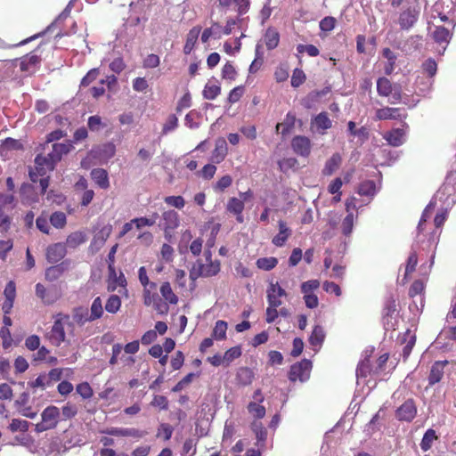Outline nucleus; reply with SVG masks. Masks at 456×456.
Listing matches in <instances>:
<instances>
[{"label":"nucleus","instance_id":"nucleus-1","mask_svg":"<svg viewBox=\"0 0 456 456\" xmlns=\"http://www.w3.org/2000/svg\"><path fill=\"white\" fill-rule=\"evenodd\" d=\"M65 326L74 329V323L69 314H58L51 330L45 334V338L52 346H60L66 341Z\"/></svg>","mask_w":456,"mask_h":456},{"label":"nucleus","instance_id":"nucleus-2","mask_svg":"<svg viewBox=\"0 0 456 456\" xmlns=\"http://www.w3.org/2000/svg\"><path fill=\"white\" fill-rule=\"evenodd\" d=\"M220 270L221 263L217 259L206 262L205 264L200 260H198L190 270V278L192 281H195L200 277H213L217 275L220 273Z\"/></svg>","mask_w":456,"mask_h":456},{"label":"nucleus","instance_id":"nucleus-3","mask_svg":"<svg viewBox=\"0 0 456 456\" xmlns=\"http://www.w3.org/2000/svg\"><path fill=\"white\" fill-rule=\"evenodd\" d=\"M35 293L45 305H52L62 297L61 289L57 285L45 287L42 283H37L35 286Z\"/></svg>","mask_w":456,"mask_h":456},{"label":"nucleus","instance_id":"nucleus-4","mask_svg":"<svg viewBox=\"0 0 456 456\" xmlns=\"http://www.w3.org/2000/svg\"><path fill=\"white\" fill-rule=\"evenodd\" d=\"M57 163L51 152L46 156L42 154L37 155L35 159L36 171L29 172L31 181L36 183L38 176H45L48 171L53 170Z\"/></svg>","mask_w":456,"mask_h":456},{"label":"nucleus","instance_id":"nucleus-5","mask_svg":"<svg viewBox=\"0 0 456 456\" xmlns=\"http://www.w3.org/2000/svg\"><path fill=\"white\" fill-rule=\"evenodd\" d=\"M42 421L36 425L38 433L53 429L57 427L60 418V410L54 405L47 406L41 414Z\"/></svg>","mask_w":456,"mask_h":456},{"label":"nucleus","instance_id":"nucleus-6","mask_svg":"<svg viewBox=\"0 0 456 456\" xmlns=\"http://www.w3.org/2000/svg\"><path fill=\"white\" fill-rule=\"evenodd\" d=\"M180 225L178 213L174 209H168L162 212L159 227L163 230L164 236L167 240L173 236V232Z\"/></svg>","mask_w":456,"mask_h":456},{"label":"nucleus","instance_id":"nucleus-7","mask_svg":"<svg viewBox=\"0 0 456 456\" xmlns=\"http://www.w3.org/2000/svg\"><path fill=\"white\" fill-rule=\"evenodd\" d=\"M312 370V362L307 359H303L291 365L289 371V379L292 382L300 381L305 382L310 377Z\"/></svg>","mask_w":456,"mask_h":456},{"label":"nucleus","instance_id":"nucleus-8","mask_svg":"<svg viewBox=\"0 0 456 456\" xmlns=\"http://www.w3.org/2000/svg\"><path fill=\"white\" fill-rule=\"evenodd\" d=\"M142 300L144 305L152 307L159 314H167L168 313L169 306L167 305V303L163 302L157 290L142 291Z\"/></svg>","mask_w":456,"mask_h":456},{"label":"nucleus","instance_id":"nucleus-9","mask_svg":"<svg viewBox=\"0 0 456 456\" xmlns=\"http://www.w3.org/2000/svg\"><path fill=\"white\" fill-rule=\"evenodd\" d=\"M420 9L418 5L408 6L403 10L398 17V24L403 30H409L418 21L419 17Z\"/></svg>","mask_w":456,"mask_h":456},{"label":"nucleus","instance_id":"nucleus-10","mask_svg":"<svg viewBox=\"0 0 456 456\" xmlns=\"http://www.w3.org/2000/svg\"><path fill=\"white\" fill-rule=\"evenodd\" d=\"M37 51L38 49H36L20 59V69L22 72L31 75L38 69L42 59Z\"/></svg>","mask_w":456,"mask_h":456},{"label":"nucleus","instance_id":"nucleus-11","mask_svg":"<svg viewBox=\"0 0 456 456\" xmlns=\"http://www.w3.org/2000/svg\"><path fill=\"white\" fill-rule=\"evenodd\" d=\"M407 113L401 108L384 107L378 109L375 112L376 120H403Z\"/></svg>","mask_w":456,"mask_h":456},{"label":"nucleus","instance_id":"nucleus-12","mask_svg":"<svg viewBox=\"0 0 456 456\" xmlns=\"http://www.w3.org/2000/svg\"><path fill=\"white\" fill-rule=\"evenodd\" d=\"M417 415V406L412 398L407 399L395 411V417L400 421L411 422Z\"/></svg>","mask_w":456,"mask_h":456},{"label":"nucleus","instance_id":"nucleus-13","mask_svg":"<svg viewBox=\"0 0 456 456\" xmlns=\"http://www.w3.org/2000/svg\"><path fill=\"white\" fill-rule=\"evenodd\" d=\"M102 433L121 437H133L135 439L143 438L148 433L144 430H140L134 428H110L102 430Z\"/></svg>","mask_w":456,"mask_h":456},{"label":"nucleus","instance_id":"nucleus-14","mask_svg":"<svg viewBox=\"0 0 456 456\" xmlns=\"http://www.w3.org/2000/svg\"><path fill=\"white\" fill-rule=\"evenodd\" d=\"M288 293L281 288L278 281H270L266 289V298L268 304L281 305V297H286Z\"/></svg>","mask_w":456,"mask_h":456},{"label":"nucleus","instance_id":"nucleus-15","mask_svg":"<svg viewBox=\"0 0 456 456\" xmlns=\"http://www.w3.org/2000/svg\"><path fill=\"white\" fill-rule=\"evenodd\" d=\"M293 151L302 157H308L311 153V141L308 137L297 135L291 141Z\"/></svg>","mask_w":456,"mask_h":456},{"label":"nucleus","instance_id":"nucleus-16","mask_svg":"<svg viewBox=\"0 0 456 456\" xmlns=\"http://www.w3.org/2000/svg\"><path fill=\"white\" fill-rule=\"evenodd\" d=\"M67 254L66 245L61 242L51 244L46 248V259L49 263L55 264L61 261Z\"/></svg>","mask_w":456,"mask_h":456},{"label":"nucleus","instance_id":"nucleus-17","mask_svg":"<svg viewBox=\"0 0 456 456\" xmlns=\"http://www.w3.org/2000/svg\"><path fill=\"white\" fill-rule=\"evenodd\" d=\"M449 363L447 360L436 361L431 366L430 372L428 378V385L430 387L439 383L444 374V368Z\"/></svg>","mask_w":456,"mask_h":456},{"label":"nucleus","instance_id":"nucleus-18","mask_svg":"<svg viewBox=\"0 0 456 456\" xmlns=\"http://www.w3.org/2000/svg\"><path fill=\"white\" fill-rule=\"evenodd\" d=\"M228 153L226 141L224 138H218L216 141L215 149L211 154V161L219 164L224 160Z\"/></svg>","mask_w":456,"mask_h":456},{"label":"nucleus","instance_id":"nucleus-19","mask_svg":"<svg viewBox=\"0 0 456 456\" xmlns=\"http://www.w3.org/2000/svg\"><path fill=\"white\" fill-rule=\"evenodd\" d=\"M278 226L279 232L273 238L272 242L276 247H282L290 237L292 232L282 220L278 222Z\"/></svg>","mask_w":456,"mask_h":456},{"label":"nucleus","instance_id":"nucleus-20","mask_svg":"<svg viewBox=\"0 0 456 456\" xmlns=\"http://www.w3.org/2000/svg\"><path fill=\"white\" fill-rule=\"evenodd\" d=\"M263 38L267 50L272 51L279 45L280 33L274 27H268Z\"/></svg>","mask_w":456,"mask_h":456},{"label":"nucleus","instance_id":"nucleus-21","mask_svg":"<svg viewBox=\"0 0 456 456\" xmlns=\"http://www.w3.org/2000/svg\"><path fill=\"white\" fill-rule=\"evenodd\" d=\"M244 208H245L244 202L241 200L235 198V197L229 199L227 205H226V210L229 213L235 215L236 220L239 223L243 222L242 212L244 210Z\"/></svg>","mask_w":456,"mask_h":456},{"label":"nucleus","instance_id":"nucleus-22","mask_svg":"<svg viewBox=\"0 0 456 456\" xmlns=\"http://www.w3.org/2000/svg\"><path fill=\"white\" fill-rule=\"evenodd\" d=\"M69 261L61 262L59 265H55L48 267L45 270V278L48 281H54L58 280L69 267Z\"/></svg>","mask_w":456,"mask_h":456},{"label":"nucleus","instance_id":"nucleus-23","mask_svg":"<svg viewBox=\"0 0 456 456\" xmlns=\"http://www.w3.org/2000/svg\"><path fill=\"white\" fill-rule=\"evenodd\" d=\"M91 178L101 189L107 190L110 187L108 172L103 168H94L91 171Z\"/></svg>","mask_w":456,"mask_h":456},{"label":"nucleus","instance_id":"nucleus-24","mask_svg":"<svg viewBox=\"0 0 456 456\" xmlns=\"http://www.w3.org/2000/svg\"><path fill=\"white\" fill-rule=\"evenodd\" d=\"M250 428L256 436V445L258 447H264L267 439L266 428L263 426L262 422L258 420H253Z\"/></svg>","mask_w":456,"mask_h":456},{"label":"nucleus","instance_id":"nucleus-25","mask_svg":"<svg viewBox=\"0 0 456 456\" xmlns=\"http://www.w3.org/2000/svg\"><path fill=\"white\" fill-rule=\"evenodd\" d=\"M159 291L163 302L167 303V306L168 305H176L178 303V297L174 293L170 282H162L159 288Z\"/></svg>","mask_w":456,"mask_h":456},{"label":"nucleus","instance_id":"nucleus-26","mask_svg":"<svg viewBox=\"0 0 456 456\" xmlns=\"http://www.w3.org/2000/svg\"><path fill=\"white\" fill-rule=\"evenodd\" d=\"M201 31L200 26H195L192 28H191L186 36V41L183 46V53L184 54H190L191 51L193 50L197 40L199 38V36Z\"/></svg>","mask_w":456,"mask_h":456},{"label":"nucleus","instance_id":"nucleus-27","mask_svg":"<svg viewBox=\"0 0 456 456\" xmlns=\"http://www.w3.org/2000/svg\"><path fill=\"white\" fill-rule=\"evenodd\" d=\"M404 136L405 132L403 129L395 128L387 133L384 138L391 146L398 147L403 143Z\"/></svg>","mask_w":456,"mask_h":456},{"label":"nucleus","instance_id":"nucleus-28","mask_svg":"<svg viewBox=\"0 0 456 456\" xmlns=\"http://www.w3.org/2000/svg\"><path fill=\"white\" fill-rule=\"evenodd\" d=\"M342 162V158L340 154L334 153L325 163V166L322 169V175L326 176L331 175L335 171H337Z\"/></svg>","mask_w":456,"mask_h":456},{"label":"nucleus","instance_id":"nucleus-29","mask_svg":"<svg viewBox=\"0 0 456 456\" xmlns=\"http://www.w3.org/2000/svg\"><path fill=\"white\" fill-rule=\"evenodd\" d=\"M295 123L296 116L291 112H289L286 115L283 122L278 123L276 125V132L281 133L282 135H287L291 132V130L295 126Z\"/></svg>","mask_w":456,"mask_h":456},{"label":"nucleus","instance_id":"nucleus-30","mask_svg":"<svg viewBox=\"0 0 456 456\" xmlns=\"http://www.w3.org/2000/svg\"><path fill=\"white\" fill-rule=\"evenodd\" d=\"M314 125L321 134H325L326 130L331 127L332 122L327 112L319 113L314 119Z\"/></svg>","mask_w":456,"mask_h":456},{"label":"nucleus","instance_id":"nucleus-31","mask_svg":"<svg viewBox=\"0 0 456 456\" xmlns=\"http://www.w3.org/2000/svg\"><path fill=\"white\" fill-rule=\"evenodd\" d=\"M72 317L74 322L80 326H83L86 322H94L91 319L88 309L82 306L73 309Z\"/></svg>","mask_w":456,"mask_h":456},{"label":"nucleus","instance_id":"nucleus-32","mask_svg":"<svg viewBox=\"0 0 456 456\" xmlns=\"http://www.w3.org/2000/svg\"><path fill=\"white\" fill-rule=\"evenodd\" d=\"M86 241V235L84 232L77 231L71 232L66 239V247L76 248Z\"/></svg>","mask_w":456,"mask_h":456},{"label":"nucleus","instance_id":"nucleus-33","mask_svg":"<svg viewBox=\"0 0 456 456\" xmlns=\"http://www.w3.org/2000/svg\"><path fill=\"white\" fill-rule=\"evenodd\" d=\"M452 34L451 31L443 27V26H437L436 27L434 32H433V39L437 44H448L452 38Z\"/></svg>","mask_w":456,"mask_h":456},{"label":"nucleus","instance_id":"nucleus-34","mask_svg":"<svg viewBox=\"0 0 456 456\" xmlns=\"http://www.w3.org/2000/svg\"><path fill=\"white\" fill-rule=\"evenodd\" d=\"M373 370L374 367L371 365L370 357H365L356 368V376L357 378H366L369 375H375Z\"/></svg>","mask_w":456,"mask_h":456},{"label":"nucleus","instance_id":"nucleus-35","mask_svg":"<svg viewBox=\"0 0 456 456\" xmlns=\"http://www.w3.org/2000/svg\"><path fill=\"white\" fill-rule=\"evenodd\" d=\"M377 92L379 96L387 97L393 92V84L385 77H379L377 80Z\"/></svg>","mask_w":456,"mask_h":456},{"label":"nucleus","instance_id":"nucleus-36","mask_svg":"<svg viewBox=\"0 0 456 456\" xmlns=\"http://www.w3.org/2000/svg\"><path fill=\"white\" fill-rule=\"evenodd\" d=\"M325 332L321 325H315L309 338V343L313 346H321L325 339Z\"/></svg>","mask_w":456,"mask_h":456},{"label":"nucleus","instance_id":"nucleus-37","mask_svg":"<svg viewBox=\"0 0 456 456\" xmlns=\"http://www.w3.org/2000/svg\"><path fill=\"white\" fill-rule=\"evenodd\" d=\"M248 413L255 419V420H258L263 419L265 416V407L261 403H257L256 402H250L247 406Z\"/></svg>","mask_w":456,"mask_h":456},{"label":"nucleus","instance_id":"nucleus-38","mask_svg":"<svg viewBox=\"0 0 456 456\" xmlns=\"http://www.w3.org/2000/svg\"><path fill=\"white\" fill-rule=\"evenodd\" d=\"M200 119L201 114L196 110H191L186 114L184 118V124L189 128L195 129L200 126Z\"/></svg>","mask_w":456,"mask_h":456},{"label":"nucleus","instance_id":"nucleus-39","mask_svg":"<svg viewBox=\"0 0 456 456\" xmlns=\"http://www.w3.org/2000/svg\"><path fill=\"white\" fill-rule=\"evenodd\" d=\"M421 70L428 78H433L437 72V63L433 58H428L421 64Z\"/></svg>","mask_w":456,"mask_h":456},{"label":"nucleus","instance_id":"nucleus-40","mask_svg":"<svg viewBox=\"0 0 456 456\" xmlns=\"http://www.w3.org/2000/svg\"><path fill=\"white\" fill-rule=\"evenodd\" d=\"M278 265V259L274 256L260 257L256 260V265L258 269L271 271Z\"/></svg>","mask_w":456,"mask_h":456},{"label":"nucleus","instance_id":"nucleus-41","mask_svg":"<svg viewBox=\"0 0 456 456\" xmlns=\"http://www.w3.org/2000/svg\"><path fill=\"white\" fill-rule=\"evenodd\" d=\"M438 437L436 434V431L432 428L428 429L420 442V448L422 451L427 452L428 451L433 444V442L436 440Z\"/></svg>","mask_w":456,"mask_h":456},{"label":"nucleus","instance_id":"nucleus-42","mask_svg":"<svg viewBox=\"0 0 456 456\" xmlns=\"http://www.w3.org/2000/svg\"><path fill=\"white\" fill-rule=\"evenodd\" d=\"M71 147L72 146L69 143H53L51 154L55 159V160L59 162L61 159L63 154L69 152Z\"/></svg>","mask_w":456,"mask_h":456},{"label":"nucleus","instance_id":"nucleus-43","mask_svg":"<svg viewBox=\"0 0 456 456\" xmlns=\"http://www.w3.org/2000/svg\"><path fill=\"white\" fill-rule=\"evenodd\" d=\"M159 217L158 213H153L151 217L142 216L132 219L134 223L136 229L140 230L145 226H153L156 224V220Z\"/></svg>","mask_w":456,"mask_h":456},{"label":"nucleus","instance_id":"nucleus-44","mask_svg":"<svg viewBox=\"0 0 456 456\" xmlns=\"http://www.w3.org/2000/svg\"><path fill=\"white\" fill-rule=\"evenodd\" d=\"M227 322L224 321H217L212 331V338L216 340L226 338Z\"/></svg>","mask_w":456,"mask_h":456},{"label":"nucleus","instance_id":"nucleus-45","mask_svg":"<svg viewBox=\"0 0 456 456\" xmlns=\"http://www.w3.org/2000/svg\"><path fill=\"white\" fill-rule=\"evenodd\" d=\"M357 192L362 196H373L376 192L375 182L366 180L359 184Z\"/></svg>","mask_w":456,"mask_h":456},{"label":"nucleus","instance_id":"nucleus-46","mask_svg":"<svg viewBox=\"0 0 456 456\" xmlns=\"http://www.w3.org/2000/svg\"><path fill=\"white\" fill-rule=\"evenodd\" d=\"M254 374L249 368H240L237 373V380L242 386L251 384Z\"/></svg>","mask_w":456,"mask_h":456},{"label":"nucleus","instance_id":"nucleus-47","mask_svg":"<svg viewBox=\"0 0 456 456\" xmlns=\"http://www.w3.org/2000/svg\"><path fill=\"white\" fill-rule=\"evenodd\" d=\"M49 220L51 224L57 229H62L67 224L66 215L61 211L53 212Z\"/></svg>","mask_w":456,"mask_h":456},{"label":"nucleus","instance_id":"nucleus-48","mask_svg":"<svg viewBox=\"0 0 456 456\" xmlns=\"http://www.w3.org/2000/svg\"><path fill=\"white\" fill-rule=\"evenodd\" d=\"M89 314L93 321L100 319L103 314V308L101 297H97L94 299Z\"/></svg>","mask_w":456,"mask_h":456},{"label":"nucleus","instance_id":"nucleus-49","mask_svg":"<svg viewBox=\"0 0 456 456\" xmlns=\"http://www.w3.org/2000/svg\"><path fill=\"white\" fill-rule=\"evenodd\" d=\"M221 93V87L215 84H207L203 90V97L207 100L216 99Z\"/></svg>","mask_w":456,"mask_h":456},{"label":"nucleus","instance_id":"nucleus-50","mask_svg":"<svg viewBox=\"0 0 456 456\" xmlns=\"http://www.w3.org/2000/svg\"><path fill=\"white\" fill-rule=\"evenodd\" d=\"M112 232V225L106 224L102 227L97 233L94 235V240L95 242H99L101 245H103L108 238L110 236Z\"/></svg>","mask_w":456,"mask_h":456},{"label":"nucleus","instance_id":"nucleus-51","mask_svg":"<svg viewBox=\"0 0 456 456\" xmlns=\"http://www.w3.org/2000/svg\"><path fill=\"white\" fill-rule=\"evenodd\" d=\"M121 306V299L117 295H111L106 304H105V309L108 313L110 314H116Z\"/></svg>","mask_w":456,"mask_h":456},{"label":"nucleus","instance_id":"nucleus-52","mask_svg":"<svg viewBox=\"0 0 456 456\" xmlns=\"http://www.w3.org/2000/svg\"><path fill=\"white\" fill-rule=\"evenodd\" d=\"M29 428V423L27 420L20 419H12L10 425L9 429L11 432L15 433L18 431L27 432Z\"/></svg>","mask_w":456,"mask_h":456},{"label":"nucleus","instance_id":"nucleus-53","mask_svg":"<svg viewBox=\"0 0 456 456\" xmlns=\"http://www.w3.org/2000/svg\"><path fill=\"white\" fill-rule=\"evenodd\" d=\"M241 354V347L240 346H236L226 350L224 354L225 365L228 366L233 360L239 358Z\"/></svg>","mask_w":456,"mask_h":456},{"label":"nucleus","instance_id":"nucleus-54","mask_svg":"<svg viewBox=\"0 0 456 456\" xmlns=\"http://www.w3.org/2000/svg\"><path fill=\"white\" fill-rule=\"evenodd\" d=\"M76 391L83 399H90L94 395L93 388L88 382L77 385Z\"/></svg>","mask_w":456,"mask_h":456},{"label":"nucleus","instance_id":"nucleus-55","mask_svg":"<svg viewBox=\"0 0 456 456\" xmlns=\"http://www.w3.org/2000/svg\"><path fill=\"white\" fill-rule=\"evenodd\" d=\"M280 170L283 173L288 172L290 169L295 168L298 165V161L296 158H285L278 162Z\"/></svg>","mask_w":456,"mask_h":456},{"label":"nucleus","instance_id":"nucleus-56","mask_svg":"<svg viewBox=\"0 0 456 456\" xmlns=\"http://www.w3.org/2000/svg\"><path fill=\"white\" fill-rule=\"evenodd\" d=\"M197 448L194 439H186L183 444L182 456H194L196 454Z\"/></svg>","mask_w":456,"mask_h":456},{"label":"nucleus","instance_id":"nucleus-57","mask_svg":"<svg viewBox=\"0 0 456 456\" xmlns=\"http://www.w3.org/2000/svg\"><path fill=\"white\" fill-rule=\"evenodd\" d=\"M77 407L69 402L61 408V414L64 420L71 419L77 414Z\"/></svg>","mask_w":456,"mask_h":456},{"label":"nucleus","instance_id":"nucleus-58","mask_svg":"<svg viewBox=\"0 0 456 456\" xmlns=\"http://www.w3.org/2000/svg\"><path fill=\"white\" fill-rule=\"evenodd\" d=\"M305 74L301 69H295L291 76V86L297 88L305 83Z\"/></svg>","mask_w":456,"mask_h":456},{"label":"nucleus","instance_id":"nucleus-59","mask_svg":"<svg viewBox=\"0 0 456 456\" xmlns=\"http://www.w3.org/2000/svg\"><path fill=\"white\" fill-rule=\"evenodd\" d=\"M178 126V118L175 114H171L167 117V121L162 127V134H167L171 131H174Z\"/></svg>","mask_w":456,"mask_h":456},{"label":"nucleus","instance_id":"nucleus-60","mask_svg":"<svg viewBox=\"0 0 456 456\" xmlns=\"http://www.w3.org/2000/svg\"><path fill=\"white\" fill-rule=\"evenodd\" d=\"M100 75V70L98 68H94L90 69L86 75L82 78L80 82V86L86 87L91 83H93L94 80L97 79L98 76Z\"/></svg>","mask_w":456,"mask_h":456},{"label":"nucleus","instance_id":"nucleus-61","mask_svg":"<svg viewBox=\"0 0 456 456\" xmlns=\"http://www.w3.org/2000/svg\"><path fill=\"white\" fill-rule=\"evenodd\" d=\"M167 205L182 209L185 206V200L182 196H167L164 198Z\"/></svg>","mask_w":456,"mask_h":456},{"label":"nucleus","instance_id":"nucleus-62","mask_svg":"<svg viewBox=\"0 0 456 456\" xmlns=\"http://www.w3.org/2000/svg\"><path fill=\"white\" fill-rule=\"evenodd\" d=\"M337 20L332 16H327L320 21V29L324 32H330L334 29Z\"/></svg>","mask_w":456,"mask_h":456},{"label":"nucleus","instance_id":"nucleus-63","mask_svg":"<svg viewBox=\"0 0 456 456\" xmlns=\"http://www.w3.org/2000/svg\"><path fill=\"white\" fill-rule=\"evenodd\" d=\"M22 143L16 139L7 138L4 140L1 146V151H12V150H21Z\"/></svg>","mask_w":456,"mask_h":456},{"label":"nucleus","instance_id":"nucleus-64","mask_svg":"<svg viewBox=\"0 0 456 456\" xmlns=\"http://www.w3.org/2000/svg\"><path fill=\"white\" fill-rule=\"evenodd\" d=\"M425 290V284L421 280H416L412 282L409 289V296L411 297H414L418 295H420Z\"/></svg>","mask_w":456,"mask_h":456}]
</instances>
